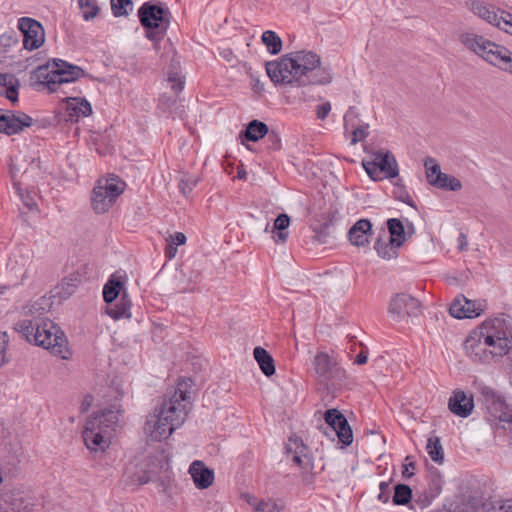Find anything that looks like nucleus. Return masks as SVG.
Returning a JSON list of instances; mask_svg holds the SVG:
<instances>
[{
	"instance_id": "nucleus-1",
	"label": "nucleus",
	"mask_w": 512,
	"mask_h": 512,
	"mask_svg": "<svg viewBox=\"0 0 512 512\" xmlns=\"http://www.w3.org/2000/svg\"><path fill=\"white\" fill-rule=\"evenodd\" d=\"M267 75L276 85L286 88L325 85L331 82L329 70L321 67L319 55L312 51L285 54L265 65Z\"/></svg>"
},
{
	"instance_id": "nucleus-2",
	"label": "nucleus",
	"mask_w": 512,
	"mask_h": 512,
	"mask_svg": "<svg viewBox=\"0 0 512 512\" xmlns=\"http://www.w3.org/2000/svg\"><path fill=\"white\" fill-rule=\"evenodd\" d=\"M512 349V317L499 314L487 318L463 342L465 355L474 363H489Z\"/></svg>"
},
{
	"instance_id": "nucleus-3",
	"label": "nucleus",
	"mask_w": 512,
	"mask_h": 512,
	"mask_svg": "<svg viewBox=\"0 0 512 512\" xmlns=\"http://www.w3.org/2000/svg\"><path fill=\"white\" fill-rule=\"evenodd\" d=\"M49 308V301L45 297L30 302L23 308V319L15 324V329L29 343L50 350L62 359H69L71 352L67 347V338L60 327L46 317Z\"/></svg>"
},
{
	"instance_id": "nucleus-4",
	"label": "nucleus",
	"mask_w": 512,
	"mask_h": 512,
	"mask_svg": "<svg viewBox=\"0 0 512 512\" xmlns=\"http://www.w3.org/2000/svg\"><path fill=\"white\" fill-rule=\"evenodd\" d=\"M178 383L173 395L165 398L155 407L146 420L145 431L153 441L167 439L174 430L179 428L186 420L188 414L187 403L189 398L187 391Z\"/></svg>"
},
{
	"instance_id": "nucleus-5",
	"label": "nucleus",
	"mask_w": 512,
	"mask_h": 512,
	"mask_svg": "<svg viewBox=\"0 0 512 512\" xmlns=\"http://www.w3.org/2000/svg\"><path fill=\"white\" fill-rule=\"evenodd\" d=\"M83 75L82 68L61 59H53L46 65L39 66L33 72V78L43 84L50 93L62 94L68 93L65 86L75 82Z\"/></svg>"
},
{
	"instance_id": "nucleus-6",
	"label": "nucleus",
	"mask_w": 512,
	"mask_h": 512,
	"mask_svg": "<svg viewBox=\"0 0 512 512\" xmlns=\"http://www.w3.org/2000/svg\"><path fill=\"white\" fill-rule=\"evenodd\" d=\"M120 410H103L87 419L82 433L86 447L90 451H105L110 444L111 431L119 421Z\"/></svg>"
},
{
	"instance_id": "nucleus-7",
	"label": "nucleus",
	"mask_w": 512,
	"mask_h": 512,
	"mask_svg": "<svg viewBox=\"0 0 512 512\" xmlns=\"http://www.w3.org/2000/svg\"><path fill=\"white\" fill-rule=\"evenodd\" d=\"M478 400L484 405L487 419L501 424L503 429L512 431V409L506 404L504 398L491 387L477 383Z\"/></svg>"
},
{
	"instance_id": "nucleus-8",
	"label": "nucleus",
	"mask_w": 512,
	"mask_h": 512,
	"mask_svg": "<svg viewBox=\"0 0 512 512\" xmlns=\"http://www.w3.org/2000/svg\"><path fill=\"white\" fill-rule=\"evenodd\" d=\"M140 22L146 28V37L151 41H160L169 25L170 12L162 5L145 2L138 10Z\"/></svg>"
},
{
	"instance_id": "nucleus-9",
	"label": "nucleus",
	"mask_w": 512,
	"mask_h": 512,
	"mask_svg": "<svg viewBox=\"0 0 512 512\" xmlns=\"http://www.w3.org/2000/svg\"><path fill=\"white\" fill-rule=\"evenodd\" d=\"M459 41L466 49L496 67L501 58L504 57L503 54H506V47L498 45L474 32L461 33Z\"/></svg>"
},
{
	"instance_id": "nucleus-10",
	"label": "nucleus",
	"mask_w": 512,
	"mask_h": 512,
	"mask_svg": "<svg viewBox=\"0 0 512 512\" xmlns=\"http://www.w3.org/2000/svg\"><path fill=\"white\" fill-rule=\"evenodd\" d=\"M124 182L117 177L99 180L93 189L91 204L97 214L106 213L124 191Z\"/></svg>"
},
{
	"instance_id": "nucleus-11",
	"label": "nucleus",
	"mask_w": 512,
	"mask_h": 512,
	"mask_svg": "<svg viewBox=\"0 0 512 512\" xmlns=\"http://www.w3.org/2000/svg\"><path fill=\"white\" fill-rule=\"evenodd\" d=\"M362 165L374 181L382 180L383 178H395L399 174L396 158L389 151L379 150L373 152L372 159L364 160Z\"/></svg>"
},
{
	"instance_id": "nucleus-12",
	"label": "nucleus",
	"mask_w": 512,
	"mask_h": 512,
	"mask_svg": "<svg viewBox=\"0 0 512 512\" xmlns=\"http://www.w3.org/2000/svg\"><path fill=\"white\" fill-rule=\"evenodd\" d=\"M421 313V302L407 293L393 295L388 304V315L396 322H401L406 318H417Z\"/></svg>"
},
{
	"instance_id": "nucleus-13",
	"label": "nucleus",
	"mask_w": 512,
	"mask_h": 512,
	"mask_svg": "<svg viewBox=\"0 0 512 512\" xmlns=\"http://www.w3.org/2000/svg\"><path fill=\"white\" fill-rule=\"evenodd\" d=\"M5 503L12 512H30L44 508L40 497L28 488H15L4 497Z\"/></svg>"
},
{
	"instance_id": "nucleus-14",
	"label": "nucleus",
	"mask_w": 512,
	"mask_h": 512,
	"mask_svg": "<svg viewBox=\"0 0 512 512\" xmlns=\"http://www.w3.org/2000/svg\"><path fill=\"white\" fill-rule=\"evenodd\" d=\"M17 28L22 33L24 49L33 51L39 49L45 43L44 27L36 19L21 17L17 21Z\"/></svg>"
},
{
	"instance_id": "nucleus-15",
	"label": "nucleus",
	"mask_w": 512,
	"mask_h": 512,
	"mask_svg": "<svg viewBox=\"0 0 512 512\" xmlns=\"http://www.w3.org/2000/svg\"><path fill=\"white\" fill-rule=\"evenodd\" d=\"M316 373L333 385L340 384L346 378L345 370L339 366L326 352L316 354L314 361Z\"/></svg>"
},
{
	"instance_id": "nucleus-16",
	"label": "nucleus",
	"mask_w": 512,
	"mask_h": 512,
	"mask_svg": "<svg viewBox=\"0 0 512 512\" xmlns=\"http://www.w3.org/2000/svg\"><path fill=\"white\" fill-rule=\"evenodd\" d=\"M325 423L332 435H336L339 441L348 446L353 442L352 429L343 414L337 409H328L324 415ZM328 435L327 431H324Z\"/></svg>"
},
{
	"instance_id": "nucleus-17",
	"label": "nucleus",
	"mask_w": 512,
	"mask_h": 512,
	"mask_svg": "<svg viewBox=\"0 0 512 512\" xmlns=\"http://www.w3.org/2000/svg\"><path fill=\"white\" fill-rule=\"evenodd\" d=\"M466 7L477 17L485 22L503 30L504 21H507L506 15L509 12L496 9L493 5L482 0L466 1Z\"/></svg>"
},
{
	"instance_id": "nucleus-18",
	"label": "nucleus",
	"mask_w": 512,
	"mask_h": 512,
	"mask_svg": "<svg viewBox=\"0 0 512 512\" xmlns=\"http://www.w3.org/2000/svg\"><path fill=\"white\" fill-rule=\"evenodd\" d=\"M487 309L485 300H469L464 295H458L452 301L449 312L456 319L475 318Z\"/></svg>"
},
{
	"instance_id": "nucleus-19",
	"label": "nucleus",
	"mask_w": 512,
	"mask_h": 512,
	"mask_svg": "<svg viewBox=\"0 0 512 512\" xmlns=\"http://www.w3.org/2000/svg\"><path fill=\"white\" fill-rule=\"evenodd\" d=\"M3 120L0 133L8 136L19 134L33 124V119L21 111H4Z\"/></svg>"
},
{
	"instance_id": "nucleus-20",
	"label": "nucleus",
	"mask_w": 512,
	"mask_h": 512,
	"mask_svg": "<svg viewBox=\"0 0 512 512\" xmlns=\"http://www.w3.org/2000/svg\"><path fill=\"white\" fill-rule=\"evenodd\" d=\"M62 100L65 102V121L78 122L92 114V106L85 98L66 96Z\"/></svg>"
},
{
	"instance_id": "nucleus-21",
	"label": "nucleus",
	"mask_w": 512,
	"mask_h": 512,
	"mask_svg": "<svg viewBox=\"0 0 512 512\" xmlns=\"http://www.w3.org/2000/svg\"><path fill=\"white\" fill-rule=\"evenodd\" d=\"M448 408L454 415L466 418L474 409L473 396L461 390L454 391L448 401Z\"/></svg>"
},
{
	"instance_id": "nucleus-22",
	"label": "nucleus",
	"mask_w": 512,
	"mask_h": 512,
	"mask_svg": "<svg viewBox=\"0 0 512 512\" xmlns=\"http://www.w3.org/2000/svg\"><path fill=\"white\" fill-rule=\"evenodd\" d=\"M286 453L291 456L292 461L302 468H307L310 465V458L308 456V448L298 437H290L285 446Z\"/></svg>"
},
{
	"instance_id": "nucleus-23",
	"label": "nucleus",
	"mask_w": 512,
	"mask_h": 512,
	"mask_svg": "<svg viewBox=\"0 0 512 512\" xmlns=\"http://www.w3.org/2000/svg\"><path fill=\"white\" fill-rule=\"evenodd\" d=\"M403 244V239L388 237L387 232L383 231V236H379L375 242L374 249L379 257L385 260H391L398 255V248Z\"/></svg>"
},
{
	"instance_id": "nucleus-24",
	"label": "nucleus",
	"mask_w": 512,
	"mask_h": 512,
	"mask_svg": "<svg viewBox=\"0 0 512 512\" xmlns=\"http://www.w3.org/2000/svg\"><path fill=\"white\" fill-rule=\"evenodd\" d=\"M189 474L198 489L210 487L214 481V471L201 461H194L189 467Z\"/></svg>"
},
{
	"instance_id": "nucleus-25",
	"label": "nucleus",
	"mask_w": 512,
	"mask_h": 512,
	"mask_svg": "<svg viewBox=\"0 0 512 512\" xmlns=\"http://www.w3.org/2000/svg\"><path fill=\"white\" fill-rule=\"evenodd\" d=\"M372 234V224L367 219L358 220L348 231L350 243L357 247H365Z\"/></svg>"
},
{
	"instance_id": "nucleus-26",
	"label": "nucleus",
	"mask_w": 512,
	"mask_h": 512,
	"mask_svg": "<svg viewBox=\"0 0 512 512\" xmlns=\"http://www.w3.org/2000/svg\"><path fill=\"white\" fill-rule=\"evenodd\" d=\"M241 499L246 502L254 512H280L285 508L281 500L275 499H262L258 500L255 496L249 493H243Z\"/></svg>"
},
{
	"instance_id": "nucleus-27",
	"label": "nucleus",
	"mask_w": 512,
	"mask_h": 512,
	"mask_svg": "<svg viewBox=\"0 0 512 512\" xmlns=\"http://www.w3.org/2000/svg\"><path fill=\"white\" fill-rule=\"evenodd\" d=\"M19 80L11 74L0 73V94L15 103L18 100Z\"/></svg>"
},
{
	"instance_id": "nucleus-28",
	"label": "nucleus",
	"mask_w": 512,
	"mask_h": 512,
	"mask_svg": "<svg viewBox=\"0 0 512 512\" xmlns=\"http://www.w3.org/2000/svg\"><path fill=\"white\" fill-rule=\"evenodd\" d=\"M130 301L128 300L126 293H123L120 297L119 301L116 304H108L106 307V314L110 316L114 320H119L122 318H130Z\"/></svg>"
},
{
	"instance_id": "nucleus-29",
	"label": "nucleus",
	"mask_w": 512,
	"mask_h": 512,
	"mask_svg": "<svg viewBox=\"0 0 512 512\" xmlns=\"http://www.w3.org/2000/svg\"><path fill=\"white\" fill-rule=\"evenodd\" d=\"M253 355L261 371L267 377L275 374V364L272 356L262 347L254 348Z\"/></svg>"
},
{
	"instance_id": "nucleus-30",
	"label": "nucleus",
	"mask_w": 512,
	"mask_h": 512,
	"mask_svg": "<svg viewBox=\"0 0 512 512\" xmlns=\"http://www.w3.org/2000/svg\"><path fill=\"white\" fill-rule=\"evenodd\" d=\"M123 289L121 277L113 274L103 287V298L107 304L117 299Z\"/></svg>"
},
{
	"instance_id": "nucleus-31",
	"label": "nucleus",
	"mask_w": 512,
	"mask_h": 512,
	"mask_svg": "<svg viewBox=\"0 0 512 512\" xmlns=\"http://www.w3.org/2000/svg\"><path fill=\"white\" fill-rule=\"evenodd\" d=\"M481 506L482 512H512V499L490 497Z\"/></svg>"
},
{
	"instance_id": "nucleus-32",
	"label": "nucleus",
	"mask_w": 512,
	"mask_h": 512,
	"mask_svg": "<svg viewBox=\"0 0 512 512\" xmlns=\"http://www.w3.org/2000/svg\"><path fill=\"white\" fill-rule=\"evenodd\" d=\"M431 185L439 189H445L450 191H458L462 188L460 180H458L454 176L445 174L442 171H440V173L436 175V178L434 179V182H432Z\"/></svg>"
},
{
	"instance_id": "nucleus-33",
	"label": "nucleus",
	"mask_w": 512,
	"mask_h": 512,
	"mask_svg": "<svg viewBox=\"0 0 512 512\" xmlns=\"http://www.w3.org/2000/svg\"><path fill=\"white\" fill-rule=\"evenodd\" d=\"M268 126L259 120H252L246 127L245 137L248 141L257 142L268 134Z\"/></svg>"
},
{
	"instance_id": "nucleus-34",
	"label": "nucleus",
	"mask_w": 512,
	"mask_h": 512,
	"mask_svg": "<svg viewBox=\"0 0 512 512\" xmlns=\"http://www.w3.org/2000/svg\"><path fill=\"white\" fill-rule=\"evenodd\" d=\"M290 218L287 214H280L274 221L273 232L276 243H284L288 238L286 229L289 227Z\"/></svg>"
},
{
	"instance_id": "nucleus-35",
	"label": "nucleus",
	"mask_w": 512,
	"mask_h": 512,
	"mask_svg": "<svg viewBox=\"0 0 512 512\" xmlns=\"http://www.w3.org/2000/svg\"><path fill=\"white\" fill-rule=\"evenodd\" d=\"M426 450L430 458L438 463L442 464L444 461V451L440 442V438L437 436H431L427 440Z\"/></svg>"
},
{
	"instance_id": "nucleus-36",
	"label": "nucleus",
	"mask_w": 512,
	"mask_h": 512,
	"mask_svg": "<svg viewBox=\"0 0 512 512\" xmlns=\"http://www.w3.org/2000/svg\"><path fill=\"white\" fill-rule=\"evenodd\" d=\"M261 39L270 54L276 55L281 52L282 40L274 31L267 30L263 32Z\"/></svg>"
},
{
	"instance_id": "nucleus-37",
	"label": "nucleus",
	"mask_w": 512,
	"mask_h": 512,
	"mask_svg": "<svg viewBox=\"0 0 512 512\" xmlns=\"http://www.w3.org/2000/svg\"><path fill=\"white\" fill-rule=\"evenodd\" d=\"M19 36L13 30L7 31L0 36V51L8 54L19 46Z\"/></svg>"
},
{
	"instance_id": "nucleus-38",
	"label": "nucleus",
	"mask_w": 512,
	"mask_h": 512,
	"mask_svg": "<svg viewBox=\"0 0 512 512\" xmlns=\"http://www.w3.org/2000/svg\"><path fill=\"white\" fill-rule=\"evenodd\" d=\"M412 490L406 484H397L394 487L393 503L395 505H405L412 501Z\"/></svg>"
},
{
	"instance_id": "nucleus-39",
	"label": "nucleus",
	"mask_w": 512,
	"mask_h": 512,
	"mask_svg": "<svg viewBox=\"0 0 512 512\" xmlns=\"http://www.w3.org/2000/svg\"><path fill=\"white\" fill-rule=\"evenodd\" d=\"M438 493L439 488H437L434 493L424 492L423 494L413 497L411 501V508L420 510L427 508L432 503L433 499L438 495Z\"/></svg>"
},
{
	"instance_id": "nucleus-40",
	"label": "nucleus",
	"mask_w": 512,
	"mask_h": 512,
	"mask_svg": "<svg viewBox=\"0 0 512 512\" xmlns=\"http://www.w3.org/2000/svg\"><path fill=\"white\" fill-rule=\"evenodd\" d=\"M78 4L86 21L95 18L99 12L96 0H78Z\"/></svg>"
},
{
	"instance_id": "nucleus-41",
	"label": "nucleus",
	"mask_w": 512,
	"mask_h": 512,
	"mask_svg": "<svg viewBox=\"0 0 512 512\" xmlns=\"http://www.w3.org/2000/svg\"><path fill=\"white\" fill-rule=\"evenodd\" d=\"M199 178L193 175L183 174L179 179V189L183 195H188L196 187Z\"/></svg>"
},
{
	"instance_id": "nucleus-42",
	"label": "nucleus",
	"mask_w": 512,
	"mask_h": 512,
	"mask_svg": "<svg viewBox=\"0 0 512 512\" xmlns=\"http://www.w3.org/2000/svg\"><path fill=\"white\" fill-rule=\"evenodd\" d=\"M389 233L388 237H394L405 240V231L402 222L399 219L392 218L387 222Z\"/></svg>"
},
{
	"instance_id": "nucleus-43",
	"label": "nucleus",
	"mask_w": 512,
	"mask_h": 512,
	"mask_svg": "<svg viewBox=\"0 0 512 512\" xmlns=\"http://www.w3.org/2000/svg\"><path fill=\"white\" fill-rule=\"evenodd\" d=\"M424 166L426 169V178L428 183L431 185L441 171L440 165L433 158H427L424 162Z\"/></svg>"
},
{
	"instance_id": "nucleus-44",
	"label": "nucleus",
	"mask_w": 512,
	"mask_h": 512,
	"mask_svg": "<svg viewBox=\"0 0 512 512\" xmlns=\"http://www.w3.org/2000/svg\"><path fill=\"white\" fill-rule=\"evenodd\" d=\"M464 503L467 506V509H471L473 512H477L479 509L482 510L481 503H484V501H482V497L479 492H473L471 495L464 499ZM464 512H468V510H465Z\"/></svg>"
},
{
	"instance_id": "nucleus-45",
	"label": "nucleus",
	"mask_w": 512,
	"mask_h": 512,
	"mask_svg": "<svg viewBox=\"0 0 512 512\" xmlns=\"http://www.w3.org/2000/svg\"><path fill=\"white\" fill-rule=\"evenodd\" d=\"M265 136H267V143H268L269 149L274 150V151L280 150L281 138L277 131H275V130L269 131L268 130V134H266Z\"/></svg>"
},
{
	"instance_id": "nucleus-46",
	"label": "nucleus",
	"mask_w": 512,
	"mask_h": 512,
	"mask_svg": "<svg viewBox=\"0 0 512 512\" xmlns=\"http://www.w3.org/2000/svg\"><path fill=\"white\" fill-rule=\"evenodd\" d=\"M130 0H111V8L115 16H122L127 14L125 5H129Z\"/></svg>"
},
{
	"instance_id": "nucleus-47",
	"label": "nucleus",
	"mask_w": 512,
	"mask_h": 512,
	"mask_svg": "<svg viewBox=\"0 0 512 512\" xmlns=\"http://www.w3.org/2000/svg\"><path fill=\"white\" fill-rule=\"evenodd\" d=\"M503 56L497 67L512 74V52L506 48V54H503Z\"/></svg>"
},
{
	"instance_id": "nucleus-48",
	"label": "nucleus",
	"mask_w": 512,
	"mask_h": 512,
	"mask_svg": "<svg viewBox=\"0 0 512 512\" xmlns=\"http://www.w3.org/2000/svg\"><path fill=\"white\" fill-rule=\"evenodd\" d=\"M351 129L353 133V143L362 141L368 135V125H363L355 128L352 126Z\"/></svg>"
},
{
	"instance_id": "nucleus-49",
	"label": "nucleus",
	"mask_w": 512,
	"mask_h": 512,
	"mask_svg": "<svg viewBox=\"0 0 512 512\" xmlns=\"http://www.w3.org/2000/svg\"><path fill=\"white\" fill-rule=\"evenodd\" d=\"M168 81L172 84L171 88L176 92H180L184 87V82L178 76L177 73L170 74L168 77Z\"/></svg>"
},
{
	"instance_id": "nucleus-50",
	"label": "nucleus",
	"mask_w": 512,
	"mask_h": 512,
	"mask_svg": "<svg viewBox=\"0 0 512 512\" xmlns=\"http://www.w3.org/2000/svg\"><path fill=\"white\" fill-rule=\"evenodd\" d=\"M186 236L184 233L182 232H175L174 234H171L167 239L166 241L175 245V246H180V245H183L186 243Z\"/></svg>"
},
{
	"instance_id": "nucleus-51",
	"label": "nucleus",
	"mask_w": 512,
	"mask_h": 512,
	"mask_svg": "<svg viewBox=\"0 0 512 512\" xmlns=\"http://www.w3.org/2000/svg\"><path fill=\"white\" fill-rule=\"evenodd\" d=\"M331 111L330 102L322 103L316 107V116L320 120H324Z\"/></svg>"
},
{
	"instance_id": "nucleus-52",
	"label": "nucleus",
	"mask_w": 512,
	"mask_h": 512,
	"mask_svg": "<svg viewBox=\"0 0 512 512\" xmlns=\"http://www.w3.org/2000/svg\"><path fill=\"white\" fill-rule=\"evenodd\" d=\"M7 343L8 339L6 333L0 334V367L6 362Z\"/></svg>"
},
{
	"instance_id": "nucleus-53",
	"label": "nucleus",
	"mask_w": 512,
	"mask_h": 512,
	"mask_svg": "<svg viewBox=\"0 0 512 512\" xmlns=\"http://www.w3.org/2000/svg\"><path fill=\"white\" fill-rule=\"evenodd\" d=\"M395 194L397 199L412 206V199L407 191L404 190L403 186H396Z\"/></svg>"
},
{
	"instance_id": "nucleus-54",
	"label": "nucleus",
	"mask_w": 512,
	"mask_h": 512,
	"mask_svg": "<svg viewBox=\"0 0 512 512\" xmlns=\"http://www.w3.org/2000/svg\"><path fill=\"white\" fill-rule=\"evenodd\" d=\"M380 494L378 496L379 500L383 502H387L389 498V484L386 482H381L379 485Z\"/></svg>"
},
{
	"instance_id": "nucleus-55",
	"label": "nucleus",
	"mask_w": 512,
	"mask_h": 512,
	"mask_svg": "<svg viewBox=\"0 0 512 512\" xmlns=\"http://www.w3.org/2000/svg\"><path fill=\"white\" fill-rule=\"evenodd\" d=\"M177 254V246L167 242L165 247V256L171 260L173 259Z\"/></svg>"
},
{
	"instance_id": "nucleus-56",
	"label": "nucleus",
	"mask_w": 512,
	"mask_h": 512,
	"mask_svg": "<svg viewBox=\"0 0 512 512\" xmlns=\"http://www.w3.org/2000/svg\"><path fill=\"white\" fill-rule=\"evenodd\" d=\"M354 117H355V111L353 110L352 107H350L344 115V126H345L346 130L349 129L350 122L353 120Z\"/></svg>"
},
{
	"instance_id": "nucleus-57",
	"label": "nucleus",
	"mask_w": 512,
	"mask_h": 512,
	"mask_svg": "<svg viewBox=\"0 0 512 512\" xmlns=\"http://www.w3.org/2000/svg\"><path fill=\"white\" fill-rule=\"evenodd\" d=\"M368 360V352L365 350H362L355 358L354 363L357 365H363Z\"/></svg>"
},
{
	"instance_id": "nucleus-58",
	"label": "nucleus",
	"mask_w": 512,
	"mask_h": 512,
	"mask_svg": "<svg viewBox=\"0 0 512 512\" xmlns=\"http://www.w3.org/2000/svg\"><path fill=\"white\" fill-rule=\"evenodd\" d=\"M92 402H93V398L92 396H86L82 403H81V406H80V410L81 412H86L89 410V408L91 407L92 405Z\"/></svg>"
},
{
	"instance_id": "nucleus-59",
	"label": "nucleus",
	"mask_w": 512,
	"mask_h": 512,
	"mask_svg": "<svg viewBox=\"0 0 512 512\" xmlns=\"http://www.w3.org/2000/svg\"><path fill=\"white\" fill-rule=\"evenodd\" d=\"M507 21H504L503 31L512 35V14L506 15Z\"/></svg>"
},
{
	"instance_id": "nucleus-60",
	"label": "nucleus",
	"mask_w": 512,
	"mask_h": 512,
	"mask_svg": "<svg viewBox=\"0 0 512 512\" xmlns=\"http://www.w3.org/2000/svg\"><path fill=\"white\" fill-rule=\"evenodd\" d=\"M457 242L459 250L463 251L466 249L468 243L465 234L461 233L457 239Z\"/></svg>"
},
{
	"instance_id": "nucleus-61",
	"label": "nucleus",
	"mask_w": 512,
	"mask_h": 512,
	"mask_svg": "<svg viewBox=\"0 0 512 512\" xmlns=\"http://www.w3.org/2000/svg\"><path fill=\"white\" fill-rule=\"evenodd\" d=\"M116 391L120 394V395H123L125 394V390L123 389L122 387V383L120 381H116Z\"/></svg>"
},
{
	"instance_id": "nucleus-62",
	"label": "nucleus",
	"mask_w": 512,
	"mask_h": 512,
	"mask_svg": "<svg viewBox=\"0 0 512 512\" xmlns=\"http://www.w3.org/2000/svg\"><path fill=\"white\" fill-rule=\"evenodd\" d=\"M246 176H247V172L245 170H238V172H237L238 179H245Z\"/></svg>"
},
{
	"instance_id": "nucleus-63",
	"label": "nucleus",
	"mask_w": 512,
	"mask_h": 512,
	"mask_svg": "<svg viewBox=\"0 0 512 512\" xmlns=\"http://www.w3.org/2000/svg\"><path fill=\"white\" fill-rule=\"evenodd\" d=\"M14 187L16 188L18 194L22 197L21 188L19 186V183L18 182H14Z\"/></svg>"
},
{
	"instance_id": "nucleus-64",
	"label": "nucleus",
	"mask_w": 512,
	"mask_h": 512,
	"mask_svg": "<svg viewBox=\"0 0 512 512\" xmlns=\"http://www.w3.org/2000/svg\"><path fill=\"white\" fill-rule=\"evenodd\" d=\"M24 204L29 207L30 209L33 207L34 203H31L30 200H24Z\"/></svg>"
}]
</instances>
